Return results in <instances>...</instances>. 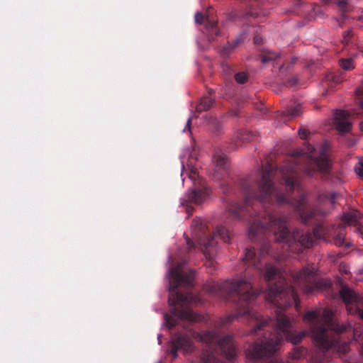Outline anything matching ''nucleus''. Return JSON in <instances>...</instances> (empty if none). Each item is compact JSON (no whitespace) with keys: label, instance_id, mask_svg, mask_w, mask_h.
<instances>
[{"label":"nucleus","instance_id":"f257e3e1","mask_svg":"<svg viewBox=\"0 0 363 363\" xmlns=\"http://www.w3.org/2000/svg\"><path fill=\"white\" fill-rule=\"evenodd\" d=\"M303 320L308 325L311 337L318 350L325 353L330 350L346 353L349 345L340 340V335L347 330V326L340 325L332 318V313L325 311L323 317L315 311L306 312Z\"/></svg>","mask_w":363,"mask_h":363},{"label":"nucleus","instance_id":"f03ea898","mask_svg":"<svg viewBox=\"0 0 363 363\" xmlns=\"http://www.w3.org/2000/svg\"><path fill=\"white\" fill-rule=\"evenodd\" d=\"M191 227L193 236L196 239L199 249L207 259L206 265L208 269V272L213 273L216 270L213 260L216 252L215 239L216 237H219L224 242L230 243L231 239L230 230L226 227L220 225L211 234L208 227L200 219L194 220Z\"/></svg>","mask_w":363,"mask_h":363},{"label":"nucleus","instance_id":"7ed1b4c3","mask_svg":"<svg viewBox=\"0 0 363 363\" xmlns=\"http://www.w3.org/2000/svg\"><path fill=\"white\" fill-rule=\"evenodd\" d=\"M293 279L294 284L306 294L313 293L323 287V282L317 279L313 269L303 268L296 272Z\"/></svg>","mask_w":363,"mask_h":363},{"label":"nucleus","instance_id":"20e7f679","mask_svg":"<svg viewBox=\"0 0 363 363\" xmlns=\"http://www.w3.org/2000/svg\"><path fill=\"white\" fill-rule=\"evenodd\" d=\"M194 187L187 194L186 201L200 204L208 196L209 192L207 186L202 182H199V184H194Z\"/></svg>","mask_w":363,"mask_h":363},{"label":"nucleus","instance_id":"39448f33","mask_svg":"<svg viewBox=\"0 0 363 363\" xmlns=\"http://www.w3.org/2000/svg\"><path fill=\"white\" fill-rule=\"evenodd\" d=\"M333 125L340 133L349 132L352 127V123L349 121V113L345 111H336L334 113Z\"/></svg>","mask_w":363,"mask_h":363},{"label":"nucleus","instance_id":"423d86ee","mask_svg":"<svg viewBox=\"0 0 363 363\" xmlns=\"http://www.w3.org/2000/svg\"><path fill=\"white\" fill-rule=\"evenodd\" d=\"M255 135L250 131L246 130H240L238 131L232 138L233 147H238L241 143H248L254 140Z\"/></svg>","mask_w":363,"mask_h":363},{"label":"nucleus","instance_id":"0eeeda50","mask_svg":"<svg viewBox=\"0 0 363 363\" xmlns=\"http://www.w3.org/2000/svg\"><path fill=\"white\" fill-rule=\"evenodd\" d=\"M346 235L345 227L344 225H338L334 231L333 241L334 244L337 247L345 246L349 247L351 245L345 240Z\"/></svg>","mask_w":363,"mask_h":363},{"label":"nucleus","instance_id":"6e6552de","mask_svg":"<svg viewBox=\"0 0 363 363\" xmlns=\"http://www.w3.org/2000/svg\"><path fill=\"white\" fill-rule=\"evenodd\" d=\"M207 32L208 38L210 41L213 40L215 38L220 34V30L218 28L217 22L206 17V23L205 26Z\"/></svg>","mask_w":363,"mask_h":363},{"label":"nucleus","instance_id":"1a4fd4ad","mask_svg":"<svg viewBox=\"0 0 363 363\" xmlns=\"http://www.w3.org/2000/svg\"><path fill=\"white\" fill-rule=\"evenodd\" d=\"M301 105L300 104H296L294 106H289L286 111H284L283 116L285 118L284 120H289L292 118L299 116L301 113Z\"/></svg>","mask_w":363,"mask_h":363},{"label":"nucleus","instance_id":"9d476101","mask_svg":"<svg viewBox=\"0 0 363 363\" xmlns=\"http://www.w3.org/2000/svg\"><path fill=\"white\" fill-rule=\"evenodd\" d=\"M336 194L335 192H320L317 196V201L319 205L323 204L325 201H330L331 205L335 202Z\"/></svg>","mask_w":363,"mask_h":363},{"label":"nucleus","instance_id":"9b49d317","mask_svg":"<svg viewBox=\"0 0 363 363\" xmlns=\"http://www.w3.org/2000/svg\"><path fill=\"white\" fill-rule=\"evenodd\" d=\"M213 100L209 96L203 97L196 106V111L202 112L208 110L213 105Z\"/></svg>","mask_w":363,"mask_h":363},{"label":"nucleus","instance_id":"f8f14e48","mask_svg":"<svg viewBox=\"0 0 363 363\" xmlns=\"http://www.w3.org/2000/svg\"><path fill=\"white\" fill-rule=\"evenodd\" d=\"M358 213L357 211L345 213L342 216V221L347 225H357Z\"/></svg>","mask_w":363,"mask_h":363},{"label":"nucleus","instance_id":"ddd939ff","mask_svg":"<svg viewBox=\"0 0 363 363\" xmlns=\"http://www.w3.org/2000/svg\"><path fill=\"white\" fill-rule=\"evenodd\" d=\"M278 57L279 55L277 52L267 51L261 55V61L262 63L265 64L270 61L275 60Z\"/></svg>","mask_w":363,"mask_h":363},{"label":"nucleus","instance_id":"4468645a","mask_svg":"<svg viewBox=\"0 0 363 363\" xmlns=\"http://www.w3.org/2000/svg\"><path fill=\"white\" fill-rule=\"evenodd\" d=\"M234 78L238 84H243L248 82L249 74L246 72H239L234 74Z\"/></svg>","mask_w":363,"mask_h":363},{"label":"nucleus","instance_id":"2eb2a0df","mask_svg":"<svg viewBox=\"0 0 363 363\" xmlns=\"http://www.w3.org/2000/svg\"><path fill=\"white\" fill-rule=\"evenodd\" d=\"M214 161L217 167L223 170L227 168V160L224 155H217L214 157Z\"/></svg>","mask_w":363,"mask_h":363},{"label":"nucleus","instance_id":"dca6fc26","mask_svg":"<svg viewBox=\"0 0 363 363\" xmlns=\"http://www.w3.org/2000/svg\"><path fill=\"white\" fill-rule=\"evenodd\" d=\"M340 66L345 70H351L354 69V61L351 58L341 59L340 60Z\"/></svg>","mask_w":363,"mask_h":363},{"label":"nucleus","instance_id":"f3484780","mask_svg":"<svg viewBox=\"0 0 363 363\" xmlns=\"http://www.w3.org/2000/svg\"><path fill=\"white\" fill-rule=\"evenodd\" d=\"M235 50L232 44L228 42L220 50V53L223 57H228L230 53Z\"/></svg>","mask_w":363,"mask_h":363},{"label":"nucleus","instance_id":"a211bd4d","mask_svg":"<svg viewBox=\"0 0 363 363\" xmlns=\"http://www.w3.org/2000/svg\"><path fill=\"white\" fill-rule=\"evenodd\" d=\"M353 37V32L352 30H347L343 33L342 43L348 45Z\"/></svg>","mask_w":363,"mask_h":363},{"label":"nucleus","instance_id":"6ab92c4d","mask_svg":"<svg viewBox=\"0 0 363 363\" xmlns=\"http://www.w3.org/2000/svg\"><path fill=\"white\" fill-rule=\"evenodd\" d=\"M306 350L304 348H297L292 354L293 359H299L304 355Z\"/></svg>","mask_w":363,"mask_h":363},{"label":"nucleus","instance_id":"aec40b11","mask_svg":"<svg viewBox=\"0 0 363 363\" xmlns=\"http://www.w3.org/2000/svg\"><path fill=\"white\" fill-rule=\"evenodd\" d=\"M355 172L360 177H363V158L355 166Z\"/></svg>","mask_w":363,"mask_h":363},{"label":"nucleus","instance_id":"412c9836","mask_svg":"<svg viewBox=\"0 0 363 363\" xmlns=\"http://www.w3.org/2000/svg\"><path fill=\"white\" fill-rule=\"evenodd\" d=\"M309 134V132L307 129L305 128H300L298 130V135L301 139L306 140L307 138L308 135Z\"/></svg>","mask_w":363,"mask_h":363},{"label":"nucleus","instance_id":"4be33fe9","mask_svg":"<svg viewBox=\"0 0 363 363\" xmlns=\"http://www.w3.org/2000/svg\"><path fill=\"white\" fill-rule=\"evenodd\" d=\"M204 18H205L204 16L201 13L197 12L195 14V21L196 23H199V24L203 23Z\"/></svg>","mask_w":363,"mask_h":363},{"label":"nucleus","instance_id":"5701e85b","mask_svg":"<svg viewBox=\"0 0 363 363\" xmlns=\"http://www.w3.org/2000/svg\"><path fill=\"white\" fill-rule=\"evenodd\" d=\"M242 36H239L238 38H236L235 39H234L233 40H232V42H230L233 47L234 48H237L238 46V45L240 44V43L242 41Z\"/></svg>","mask_w":363,"mask_h":363},{"label":"nucleus","instance_id":"b1692460","mask_svg":"<svg viewBox=\"0 0 363 363\" xmlns=\"http://www.w3.org/2000/svg\"><path fill=\"white\" fill-rule=\"evenodd\" d=\"M298 79L296 77H292L286 82V86H293L297 84Z\"/></svg>","mask_w":363,"mask_h":363},{"label":"nucleus","instance_id":"393cba45","mask_svg":"<svg viewBox=\"0 0 363 363\" xmlns=\"http://www.w3.org/2000/svg\"><path fill=\"white\" fill-rule=\"evenodd\" d=\"M186 245H187V248H188L189 251L195 247V244L193 240H191L189 238H186Z\"/></svg>","mask_w":363,"mask_h":363},{"label":"nucleus","instance_id":"a878e982","mask_svg":"<svg viewBox=\"0 0 363 363\" xmlns=\"http://www.w3.org/2000/svg\"><path fill=\"white\" fill-rule=\"evenodd\" d=\"M357 91H358V94H359V96H362V97H361V99H360V106H362V108H363V94H362V93H361L360 90H358ZM359 128H360V130H361L362 131H363V121H362V122L359 123Z\"/></svg>","mask_w":363,"mask_h":363},{"label":"nucleus","instance_id":"bb28decb","mask_svg":"<svg viewBox=\"0 0 363 363\" xmlns=\"http://www.w3.org/2000/svg\"><path fill=\"white\" fill-rule=\"evenodd\" d=\"M196 177H198V173H197L196 169H191L190 171V173H189V178L191 180H195Z\"/></svg>","mask_w":363,"mask_h":363},{"label":"nucleus","instance_id":"cd10ccee","mask_svg":"<svg viewBox=\"0 0 363 363\" xmlns=\"http://www.w3.org/2000/svg\"><path fill=\"white\" fill-rule=\"evenodd\" d=\"M247 18L252 17L253 18H256L259 16V13L257 11H250L247 13Z\"/></svg>","mask_w":363,"mask_h":363},{"label":"nucleus","instance_id":"c85d7f7f","mask_svg":"<svg viewBox=\"0 0 363 363\" xmlns=\"http://www.w3.org/2000/svg\"><path fill=\"white\" fill-rule=\"evenodd\" d=\"M340 8L342 9H345L347 7V0H340L337 3Z\"/></svg>","mask_w":363,"mask_h":363},{"label":"nucleus","instance_id":"c756f323","mask_svg":"<svg viewBox=\"0 0 363 363\" xmlns=\"http://www.w3.org/2000/svg\"><path fill=\"white\" fill-rule=\"evenodd\" d=\"M254 42L255 44H260L262 42V36L258 34H256L254 37Z\"/></svg>","mask_w":363,"mask_h":363},{"label":"nucleus","instance_id":"7c9ffc66","mask_svg":"<svg viewBox=\"0 0 363 363\" xmlns=\"http://www.w3.org/2000/svg\"><path fill=\"white\" fill-rule=\"evenodd\" d=\"M223 69L224 72H226L229 75L232 74V69L228 65H223Z\"/></svg>","mask_w":363,"mask_h":363},{"label":"nucleus","instance_id":"2f4dec72","mask_svg":"<svg viewBox=\"0 0 363 363\" xmlns=\"http://www.w3.org/2000/svg\"><path fill=\"white\" fill-rule=\"evenodd\" d=\"M354 19L363 22V10L360 11L359 13L354 17Z\"/></svg>","mask_w":363,"mask_h":363},{"label":"nucleus","instance_id":"473e14b6","mask_svg":"<svg viewBox=\"0 0 363 363\" xmlns=\"http://www.w3.org/2000/svg\"><path fill=\"white\" fill-rule=\"evenodd\" d=\"M191 123V118H189L187 120L186 125L185 128L184 129V131H185L186 129H188L189 130H190Z\"/></svg>","mask_w":363,"mask_h":363},{"label":"nucleus","instance_id":"72a5a7b5","mask_svg":"<svg viewBox=\"0 0 363 363\" xmlns=\"http://www.w3.org/2000/svg\"><path fill=\"white\" fill-rule=\"evenodd\" d=\"M327 79L328 80L333 79V80H334L335 82V83H337L339 82L338 79H335V77L331 75V74L327 77Z\"/></svg>","mask_w":363,"mask_h":363},{"label":"nucleus","instance_id":"f704fd0d","mask_svg":"<svg viewBox=\"0 0 363 363\" xmlns=\"http://www.w3.org/2000/svg\"><path fill=\"white\" fill-rule=\"evenodd\" d=\"M340 271L342 272V274H349V271L344 267V268L342 269H340Z\"/></svg>","mask_w":363,"mask_h":363},{"label":"nucleus","instance_id":"c9c22d12","mask_svg":"<svg viewBox=\"0 0 363 363\" xmlns=\"http://www.w3.org/2000/svg\"><path fill=\"white\" fill-rule=\"evenodd\" d=\"M193 211V208L187 206L186 208V212L189 215L191 214Z\"/></svg>","mask_w":363,"mask_h":363},{"label":"nucleus","instance_id":"e433bc0d","mask_svg":"<svg viewBox=\"0 0 363 363\" xmlns=\"http://www.w3.org/2000/svg\"><path fill=\"white\" fill-rule=\"evenodd\" d=\"M324 4H329L331 0H322Z\"/></svg>","mask_w":363,"mask_h":363},{"label":"nucleus","instance_id":"4c0bfd02","mask_svg":"<svg viewBox=\"0 0 363 363\" xmlns=\"http://www.w3.org/2000/svg\"><path fill=\"white\" fill-rule=\"evenodd\" d=\"M316 9H318V6H313V10L315 13H316V10H315Z\"/></svg>","mask_w":363,"mask_h":363},{"label":"nucleus","instance_id":"58836bf2","mask_svg":"<svg viewBox=\"0 0 363 363\" xmlns=\"http://www.w3.org/2000/svg\"><path fill=\"white\" fill-rule=\"evenodd\" d=\"M212 93H213V91H212V90H210V91H209V94H212Z\"/></svg>","mask_w":363,"mask_h":363},{"label":"nucleus","instance_id":"ea45409f","mask_svg":"<svg viewBox=\"0 0 363 363\" xmlns=\"http://www.w3.org/2000/svg\"><path fill=\"white\" fill-rule=\"evenodd\" d=\"M223 191H224L225 193H227L228 189H223Z\"/></svg>","mask_w":363,"mask_h":363}]
</instances>
